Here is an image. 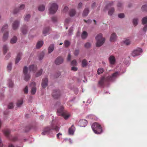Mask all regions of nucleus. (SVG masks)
Segmentation results:
<instances>
[{"label":"nucleus","instance_id":"obj_1","mask_svg":"<svg viewBox=\"0 0 147 147\" xmlns=\"http://www.w3.org/2000/svg\"><path fill=\"white\" fill-rule=\"evenodd\" d=\"M60 127L57 125L55 126L53 123V121L51 123V126H48L46 127L44 131L42 132V134L43 135L49 134L52 130H55L56 131H58L59 130Z\"/></svg>","mask_w":147,"mask_h":147},{"label":"nucleus","instance_id":"obj_2","mask_svg":"<svg viewBox=\"0 0 147 147\" xmlns=\"http://www.w3.org/2000/svg\"><path fill=\"white\" fill-rule=\"evenodd\" d=\"M94 133L96 134H100L102 132V129L101 125L96 122L93 123L91 126Z\"/></svg>","mask_w":147,"mask_h":147},{"label":"nucleus","instance_id":"obj_3","mask_svg":"<svg viewBox=\"0 0 147 147\" xmlns=\"http://www.w3.org/2000/svg\"><path fill=\"white\" fill-rule=\"evenodd\" d=\"M58 115L59 116H62L65 120L67 119L70 117V115L67 113V111H65L63 110V107L61 106L57 110Z\"/></svg>","mask_w":147,"mask_h":147},{"label":"nucleus","instance_id":"obj_4","mask_svg":"<svg viewBox=\"0 0 147 147\" xmlns=\"http://www.w3.org/2000/svg\"><path fill=\"white\" fill-rule=\"evenodd\" d=\"M96 46L97 47H100L102 46L105 40V38L102 37V34L100 33L96 36Z\"/></svg>","mask_w":147,"mask_h":147},{"label":"nucleus","instance_id":"obj_5","mask_svg":"<svg viewBox=\"0 0 147 147\" xmlns=\"http://www.w3.org/2000/svg\"><path fill=\"white\" fill-rule=\"evenodd\" d=\"M49 13L51 14H54L56 12L58 7L56 3L53 2L49 4Z\"/></svg>","mask_w":147,"mask_h":147},{"label":"nucleus","instance_id":"obj_6","mask_svg":"<svg viewBox=\"0 0 147 147\" xmlns=\"http://www.w3.org/2000/svg\"><path fill=\"white\" fill-rule=\"evenodd\" d=\"M8 28L7 24H5L2 28L1 31L2 32H5L3 34V40L4 41L7 40L8 37V31H7V29Z\"/></svg>","mask_w":147,"mask_h":147},{"label":"nucleus","instance_id":"obj_7","mask_svg":"<svg viewBox=\"0 0 147 147\" xmlns=\"http://www.w3.org/2000/svg\"><path fill=\"white\" fill-rule=\"evenodd\" d=\"M4 133L5 136L9 139L13 141H15L17 139L16 137H13L12 138L10 134V130L9 129H6L4 131Z\"/></svg>","mask_w":147,"mask_h":147},{"label":"nucleus","instance_id":"obj_8","mask_svg":"<svg viewBox=\"0 0 147 147\" xmlns=\"http://www.w3.org/2000/svg\"><path fill=\"white\" fill-rule=\"evenodd\" d=\"M110 81L108 78V76L105 78L104 77H102L101 78L100 80L98 82V84L100 86H103L104 83L105 82H107Z\"/></svg>","mask_w":147,"mask_h":147},{"label":"nucleus","instance_id":"obj_9","mask_svg":"<svg viewBox=\"0 0 147 147\" xmlns=\"http://www.w3.org/2000/svg\"><path fill=\"white\" fill-rule=\"evenodd\" d=\"M52 95L53 97L54 98H59L60 95V91L57 89L53 90Z\"/></svg>","mask_w":147,"mask_h":147},{"label":"nucleus","instance_id":"obj_10","mask_svg":"<svg viewBox=\"0 0 147 147\" xmlns=\"http://www.w3.org/2000/svg\"><path fill=\"white\" fill-rule=\"evenodd\" d=\"M142 49L140 48H138V49L134 50L132 52L131 55L133 57H135L139 55L140 53L142 52Z\"/></svg>","mask_w":147,"mask_h":147},{"label":"nucleus","instance_id":"obj_11","mask_svg":"<svg viewBox=\"0 0 147 147\" xmlns=\"http://www.w3.org/2000/svg\"><path fill=\"white\" fill-rule=\"evenodd\" d=\"M30 85L32 86H33L31 89V92L32 94L34 95L35 94L36 91V88L35 87L36 83L34 82H32L31 84Z\"/></svg>","mask_w":147,"mask_h":147},{"label":"nucleus","instance_id":"obj_12","mask_svg":"<svg viewBox=\"0 0 147 147\" xmlns=\"http://www.w3.org/2000/svg\"><path fill=\"white\" fill-rule=\"evenodd\" d=\"M63 59L61 57H59L57 58L55 61V63L57 65H59L63 63Z\"/></svg>","mask_w":147,"mask_h":147},{"label":"nucleus","instance_id":"obj_13","mask_svg":"<svg viewBox=\"0 0 147 147\" xmlns=\"http://www.w3.org/2000/svg\"><path fill=\"white\" fill-rule=\"evenodd\" d=\"M48 79L47 78H43L42 79L41 86L43 88H45L48 85Z\"/></svg>","mask_w":147,"mask_h":147},{"label":"nucleus","instance_id":"obj_14","mask_svg":"<svg viewBox=\"0 0 147 147\" xmlns=\"http://www.w3.org/2000/svg\"><path fill=\"white\" fill-rule=\"evenodd\" d=\"M119 73L118 72H116L113 73L111 76H108L109 80L110 81L113 80L119 75Z\"/></svg>","mask_w":147,"mask_h":147},{"label":"nucleus","instance_id":"obj_15","mask_svg":"<svg viewBox=\"0 0 147 147\" xmlns=\"http://www.w3.org/2000/svg\"><path fill=\"white\" fill-rule=\"evenodd\" d=\"M109 60L110 63L111 65H114L116 62V59L115 57L113 55H111L109 58Z\"/></svg>","mask_w":147,"mask_h":147},{"label":"nucleus","instance_id":"obj_16","mask_svg":"<svg viewBox=\"0 0 147 147\" xmlns=\"http://www.w3.org/2000/svg\"><path fill=\"white\" fill-rule=\"evenodd\" d=\"M37 69L36 66L34 65H31L29 66L28 68L30 72H32L33 73H34L36 71Z\"/></svg>","mask_w":147,"mask_h":147},{"label":"nucleus","instance_id":"obj_17","mask_svg":"<svg viewBox=\"0 0 147 147\" xmlns=\"http://www.w3.org/2000/svg\"><path fill=\"white\" fill-rule=\"evenodd\" d=\"M79 123L81 127H85L87 124V121L85 119H83L80 120Z\"/></svg>","mask_w":147,"mask_h":147},{"label":"nucleus","instance_id":"obj_18","mask_svg":"<svg viewBox=\"0 0 147 147\" xmlns=\"http://www.w3.org/2000/svg\"><path fill=\"white\" fill-rule=\"evenodd\" d=\"M25 7V5L24 4L21 5L19 8L15 9L13 11L14 14L16 13L20 10L23 9Z\"/></svg>","mask_w":147,"mask_h":147},{"label":"nucleus","instance_id":"obj_19","mask_svg":"<svg viewBox=\"0 0 147 147\" xmlns=\"http://www.w3.org/2000/svg\"><path fill=\"white\" fill-rule=\"evenodd\" d=\"M19 22L18 21L16 20L14 21L12 25L13 28L14 30L16 29L19 27Z\"/></svg>","mask_w":147,"mask_h":147},{"label":"nucleus","instance_id":"obj_20","mask_svg":"<svg viewBox=\"0 0 147 147\" xmlns=\"http://www.w3.org/2000/svg\"><path fill=\"white\" fill-rule=\"evenodd\" d=\"M22 55V54L21 53H19L18 54L15 60V63L16 64L19 62L21 59V57Z\"/></svg>","mask_w":147,"mask_h":147},{"label":"nucleus","instance_id":"obj_21","mask_svg":"<svg viewBox=\"0 0 147 147\" xmlns=\"http://www.w3.org/2000/svg\"><path fill=\"white\" fill-rule=\"evenodd\" d=\"M75 131V127L74 125H72L71 127L68 129V132L70 134H73Z\"/></svg>","mask_w":147,"mask_h":147},{"label":"nucleus","instance_id":"obj_22","mask_svg":"<svg viewBox=\"0 0 147 147\" xmlns=\"http://www.w3.org/2000/svg\"><path fill=\"white\" fill-rule=\"evenodd\" d=\"M117 38V36L115 33H113L111 35L110 38V41L111 42H114L115 40Z\"/></svg>","mask_w":147,"mask_h":147},{"label":"nucleus","instance_id":"obj_23","mask_svg":"<svg viewBox=\"0 0 147 147\" xmlns=\"http://www.w3.org/2000/svg\"><path fill=\"white\" fill-rule=\"evenodd\" d=\"M50 30L51 29L49 27L45 28L43 29V34L45 36L49 32Z\"/></svg>","mask_w":147,"mask_h":147},{"label":"nucleus","instance_id":"obj_24","mask_svg":"<svg viewBox=\"0 0 147 147\" xmlns=\"http://www.w3.org/2000/svg\"><path fill=\"white\" fill-rule=\"evenodd\" d=\"M27 28L25 25L23 26L21 28V31L23 34H25L26 33L27 31Z\"/></svg>","mask_w":147,"mask_h":147},{"label":"nucleus","instance_id":"obj_25","mask_svg":"<svg viewBox=\"0 0 147 147\" xmlns=\"http://www.w3.org/2000/svg\"><path fill=\"white\" fill-rule=\"evenodd\" d=\"M89 12V10L88 8H86L84 10L82 16H86L88 14Z\"/></svg>","mask_w":147,"mask_h":147},{"label":"nucleus","instance_id":"obj_26","mask_svg":"<svg viewBox=\"0 0 147 147\" xmlns=\"http://www.w3.org/2000/svg\"><path fill=\"white\" fill-rule=\"evenodd\" d=\"M54 45V44L51 45L48 48V53H51L53 51Z\"/></svg>","mask_w":147,"mask_h":147},{"label":"nucleus","instance_id":"obj_27","mask_svg":"<svg viewBox=\"0 0 147 147\" xmlns=\"http://www.w3.org/2000/svg\"><path fill=\"white\" fill-rule=\"evenodd\" d=\"M23 100L22 99L18 100L16 103V105L18 107H20L22 105Z\"/></svg>","mask_w":147,"mask_h":147},{"label":"nucleus","instance_id":"obj_28","mask_svg":"<svg viewBox=\"0 0 147 147\" xmlns=\"http://www.w3.org/2000/svg\"><path fill=\"white\" fill-rule=\"evenodd\" d=\"M88 36V33L86 31H83L81 34V37L82 39H85Z\"/></svg>","mask_w":147,"mask_h":147},{"label":"nucleus","instance_id":"obj_29","mask_svg":"<svg viewBox=\"0 0 147 147\" xmlns=\"http://www.w3.org/2000/svg\"><path fill=\"white\" fill-rule=\"evenodd\" d=\"M43 44V42L42 41H38L36 44V47L37 49H39L41 47Z\"/></svg>","mask_w":147,"mask_h":147},{"label":"nucleus","instance_id":"obj_30","mask_svg":"<svg viewBox=\"0 0 147 147\" xmlns=\"http://www.w3.org/2000/svg\"><path fill=\"white\" fill-rule=\"evenodd\" d=\"M17 40V37L15 36H14L10 40V42L11 44H14L16 43Z\"/></svg>","mask_w":147,"mask_h":147},{"label":"nucleus","instance_id":"obj_31","mask_svg":"<svg viewBox=\"0 0 147 147\" xmlns=\"http://www.w3.org/2000/svg\"><path fill=\"white\" fill-rule=\"evenodd\" d=\"M115 11V9L113 7H112L109 9L108 13L109 15L112 16Z\"/></svg>","mask_w":147,"mask_h":147},{"label":"nucleus","instance_id":"obj_32","mask_svg":"<svg viewBox=\"0 0 147 147\" xmlns=\"http://www.w3.org/2000/svg\"><path fill=\"white\" fill-rule=\"evenodd\" d=\"M82 66L83 67H85L88 64L86 60L85 59H84L82 60Z\"/></svg>","mask_w":147,"mask_h":147},{"label":"nucleus","instance_id":"obj_33","mask_svg":"<svg viewBox=\"0 0 147 147\" xmlns=\"http://www.w3.org/2000/svg\"><path fill=\"white\" fill-rule=\"evenodd\" d=\"M30 76L29 74H27L24 75V80L26 81H28L30 80Z\"/></svg>","mask_w":147,"mask_h":147},{"label":"nucleus","instance_id":"obj_34","mask_svg":"<svg viewBox=\"0 0 147 147\" xmlns=\"http://www.w3.org/2000/svg\"><path fill=\"white\" fill-rule=\"evenodd\" d=\"M76 14V11L74 9H71L69 12V15L70 16H74Z\"/></svg>","mask_w":147,"mask_h":147},{"label":"nucleus","instance_id":"obj_35","mask_svg":"<svg viewBox=\"0 0 147 147\" xmlns=\"http://www.w3.org/2000/svg\"><path fill=\"white\" fill-rule=\"evenodd\" d=\"M38 10L40 11H43L45 9V6L43 5H41L39 6L38 8Z\"/></svg>","mask_w":147,"mask_h":147},{"label":"nucleus","instance_id":"obj_36","mask_svg":"<svg viewBox=\"0 0 147 147\" xmlns=\"http://www.w3.org/2000/svg\"><path fill=\"white\" fill-rule=\"evenodd\" d=\"M142 23L143 24H144L147 23V17L146 16L143 18L142 20Z\"/></svg>","mask_w":147,"mask_h":147},{"label":"nucleus","instance_id":"obj_37","mask_svg":"<svg viewBox=\"0 0 147 147\" xmlns=\"http://www.w3.org/2000/svg\"><path fill=\"white\" fill-rule=\"evenodd\" d=\"M42 72V69H40L36 73L35 75V76L36 77H38V76H40Z\"/></svg>","mask_w":147,"mask_h":147},{"label":"nucleus","instance_id":"obj_38","mask_svg":"<svg viewBox=\"0 0 147 147\" xmlns=\"http://www.w3.org/2000/svg\"><path fill=\"white\" fill-rule=\"evenodd\" d=\"M8 48L6 45H4L3 46V53L5 54L7 52L8 50Z\"/></svg>","mask_w":147,"mask_h":147},{"label":"nucleus","instance_id":"obj_39","mask_svg":"<svg viewBox=\"0 0 147 147\" xmlns=\"http://www.w3.org/2000/svg\"><path fill=\"white\" fill-rule=\"evenodd\" d=\"M138 20L137 18H134L133 20V22L134 24V25L136 26L138 24Z\"/></svg>","mask_w":147,"mask_h":147},{"label":"nucleus","instance_id":"obj_40","mask_svg":"<svg viewBox=\"0 0 147 147\" xmlns=\"http://www.w3.org/2000/svg\"><path fill=\"white\" fill-rule=\"evenodd\" d=\"M104 71V69L102 68H99L97 70V73L98 74H100L102 73Z\"/></svg>","mask_w":147,"mask_h":147},{"label":"nucleus","instance_id":"obj_41","mask_svg":"<svg viewBox=\"0 0 147 147\" xmlns=\"http://www.w3.org/2000/svg\"><path fill=\"white\" fill-rule=\"evenodd\" d=\"M24 75L28 74V68L27 67L25 66L24 67L23 70Z\"/></svg>","mask_w":147,"mask_h":147},{"label":"nucleus","instance_id":"obj_42","mask_svg":"<svg viewBox=\"0 0 147 147\" xmlns=\"http://www.w3.org/2000/svg\"><path fill=\"white\" fill-rule=\"evenodd\" d=\"M142 9L143 11H147V5H144L142 7Z\"/></svg>","mask_w":147,"mask_h":147},{"label":"nucleus","instance_id":"obj_43","mask_svg":"<svg viewBox=\"0 0 147 147\" xmlns=\"http://www.w3.org/2000/svg\"><path fill=\"white\" fill-rule=\"evenodd\" d=\"M64 45L66 47H68L70 44V42L67 40H65L64 42Z\"/></svg>","mask_w":147,"mask_h":147},{"label":"nucleus","instance_id":"obj_44","mask_svg":"<svg viewBox=\"0 0 147 147\" xmlns=\"http://www.w3.org/2000/svg\"><path fill=\"white\" fill-rule=\"evenodd\" d=\"M84 47L86 48H88L91 47L90 44L89 42H87L84 45Z\"/></svg>","mask_w":147,"mask_h":147},{"label":"nucleus","instance_id":"obj_45","mask_svg":"<svg viewBox=\"0 0 147 147\" xmlns=\"http://www.w3.org/2000/svg\"><path fill=\"white\" fill-rule=\"evenodd\" d=\"M7 69L8 70L10 71L11 69V63H9L7 67Z\"/></svg>","mask_w":147,"mask_h":147},{"label":"nucleus","instance_id":"obj_46","mask_svg":"<svg viewBox=\"0 0 147 147\" xmlns=\"http://www.w3.org/2000/svg\"><path fill=\"white\" fill-rule=\"evenodd\" d=\"M124 43L126 45H129L130 43V41L129 39H126L124 41Z\"/></svg>","mask_w":147,"mask_h":147},{"label":"nucleus","instance_id":"obj_47","mask_svg":"<svg viewBox=\"0 0 147 147\" xmlns=\"http://www.w3.org/2000/svg\"><path fill=\"white\" fill-rule=\"evenodd\" d=\"M30 16L29 14L26 15L24 18V20L26 21H28L30 19Z\"/></svg>","mask_w":147,"mask_h":147},{"label":"nucleus","instance_id":"obj_48","mask_svg":"<svg viewBox=\"0 0 147 147\" xmlns=\"http://www.w3.org/2000/svg\"><path fill=\"white\" fill-rule=\"evenodd\" d=\"M51 20L53 22H57V18L56 17L53 16L51 18Z\"/></svg>","mask_w":147,"mask_h":147},{"label":"nucleus","instance_id":"obj_49","mask_svg":"<svg viewBox=\"0 0 147 147\" xmlns=\"http://www.w3.org/2000/svg\"><path fill=\"white\" fill-rule=\"evenodd\" d=\"M77 64V62L76 60H74L71 62V64L72 65H76Z\"/></svg>","mask_w":147,"mask_h":147},{"label":"nucleus","instance_id":"obj_50","mask_svg":"<svg viewBox=\"0 0 147 147\" xmlns=\"http://www.w3.org/2000/svg\"><path fill=\"white\" fill-rule=\"evenodd\" d=\"M13 104L12 102L10 103L8 105V108L9 109H11L13 108Z\"/></svg>","mask_w":147,"mask_h":147},{"label":"nucleus","instance_id":"obj_51","mask_svg":"<svg viewBox=\"0 0 147 147\" xmlns=\"http://www.w3.org/2000/svg\"><path fill=\"white\" fill-rule=\"evenodd\" d=\"M118 16L119 18H122L124 17V14L123 13H120L118 15Z\"/></svg>","mask_w":147,"mask_h":147},{"label":"nucleus","instance_id":"obj_52","mask_svg":"<svg viewBox=\"0 0 147 147\" xmlns=\"http://www.w3.org/2000/svg\"><path fill=\"white\" fill-rule=\"evenodd\" d=\"M117 6L119 8H122L123 6V4L120 2H119L117 4Z\"/></svg>","mask_w":147,"mask_h":147},{"label":"nucleus","instance_id":"obj_53","mask_svg":"<svg viewBox=\"0 0 147 147\" xmlns=\"http://www.w3.org/2000/svg\"><path fill=\"white\" fill-rule=\"evenodd\" d=\"M73 31V29L71 28H70L68 30V35H71Z\"/></svg>","mask_w":147,"mask_h":147},{"label":"nucleus","instance_id":"obj_54","mask_svg":"<svg viewBox=\"0 0 147 147\" xmlns=\"http://www.w3.org/2000/svg\"><path fill=\"white\" fill-rule=\"evenodd\" d=\"M84 21L86 23L88 24H91L92 22V20H84Z\"/></svg>","mask_w":147,"mask_h":147},{"label":"nucleus","instance_id":"obj_55","mask_svg":"<svg viewBox=\"0 0 147 147\" xmlns=\"http://www.w3.org/2000/svg\"><path fill=\"white\" fill-rule=\"evenodd\" d=\"M24 92L25 94H27L28 92V89L27 86H26L24 89Z\"/></svg>","mask_w":147,"mask_h":147},{"label":"nucleus","instance_id":"obj_56","mask_svg":"<svg viewBox=\"0 0 147 147\" xmlns=\"http://www.w3.org/2000/svg\"><path fill=\"white\" fill-rule=\"evenodd\" d=\"M79 53V50H75L74 52V54L75 55H78Z\"/></svg>","mask_w":147,"mask_h":147},{"label":"nucleus","instance_id":"obj_57","mask_svg":"<svg viewBox=\"0 0 147 147\" xmlns=\"http://www.w3.org/2000/svg\"><path fill=\"white\" fill-rule=\"evenodd\" d=\"M143 30L144 32H146L147 30V24L144 26L143 29Z\"/></svg>","mask_w":147,"mask_h":147},{"label":"nucleus","instance_id":"obj_58","mask_svg":"<svg viewBox=\"0 0 147 147\" xmlns=\"http://www.w3.org/2000/svg\"><path fill=\"white\" fill-rule=\"evenodd\" d=\"M11 54L10 53H8L6 56L5 59L6 60L8 59L11 56Z\"/></svg>","mask_w":147,"mask_h":147},{"label":"nucleus","instance_id":"obj_59","mask_svg":"<svg viewBox=\"0 0 147 147\" xmlns=\"http://www.w3.org/2000/svg\"><path fill=\"white\" fill-rule=\"evenodd\" d=\"M78 68L77 67H71V70L74 71H76L78 70Z\"/></svg>","mask_w":147,"mask_h":147},{"label":"nucleus","instance_id":"obj_60","mask_svg":"<svg viewBox=\"0 0 147 147\" xmlns=\"http://www.w3.org/2000/svg\"><path fill=\"white\" fill-rule=\"evenodd\" d=\"M44 56V54L43 53H42L39 57V58L40 60H41L43 59Z\"/></svg>","mask_w":147,"mask_h":147},{"label":"nucleus","instance_id":"obj_61","mask_svg":"<svg viewBox=\"0 0 147 147\" xmlns=\"http://www.w3.org/2000/svg\"><path fill=\"white\" fill-rule=\"evenodd\" d=\"M68 8L67 6H65L64 8L63 11L64 12H65L68 11Z\"/></svg>","mask_w":147,"mask_h":147},{"label":"nucleus","instance_id":"obj_62","mask_svg":"<svg viewBox=\"0 0 147 147\" xmlns=\"http://www.w3.org/2000/svg\"><path fill=\"white\" fill-rule=\"evenodd\" d=\"M82 3H79L78 6V9L81 8L82 6Z\"/></svg>","mask_w":147,"mask_h":147},{"label":"nucleus","instance_id":"obj_63","mask_svg":"<svg viewBox=\"0 0 147 147\" xmlns=\"http://www.w3.org/2000/svg\"><path fill=\"white\" fill-rule=\"evenodd\" d=\"M71 56L70 55V54H68L67 57V60L68 61H70L71 60Z\"/></svg>","mask_w":147,"mask_h":147},{"label":"nucleus","instance_id":"obj_64","mask_svg":"<svg viewBox=\"0 0 147 147\" xmlns=\"http://www.w3.org/2000/svg\"><path fill=\"white\" fill-rule=\"evenodd\" d=\"M113 5V3H109V4H108L107 5H106V8H107L109 6H111Z\"/></svg>","mask_w":147,"mask_h":147}]
</instances>
